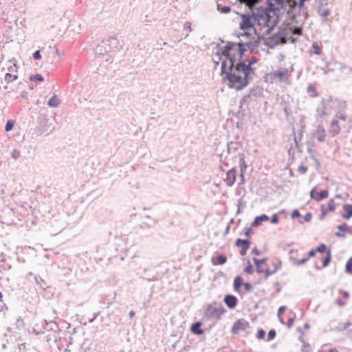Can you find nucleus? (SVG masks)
<instances>
[{"label":"nucleus","mask_w":352,"mask_h":352,"mask_svg":"<svg viewBox=\"0 0 352 352\" xmlns=\"http://www.w3.org/2000/svg\"><path fill=\"white\" fill-rule=\"evenodd\" d=\"M245 47L246 46H243V50L241 51L239 47V43L237 45L229 43L221 50V54L226 57V60H223L222 63V69L223 72H225L226 69L227 60H228V61L230 62V60L232 59V61L234 63V60H232V58L230 57L231 56L230 52L239 50V55L240 57H241L242 55L243 54V52L246 50Z\"/></svg>","instance_id":"nucleus-5"},{"label":"nucleus","mask_w":352,"mask_h":352,"mask_svg":"<svg viewBox=\"0 0 352 352\" xmlns=\"http://www.w3.org/2000/svg\"><path fill=\"white\" fill-rule=\"evenodd\" d=\"M239 1L241 3H245L248 8L252 10L253 6L258 1V0H239Z\"/></svg>","instance_id":"nucleus-32"},{"label":"nucleus","mask_w":352,"mask_h":352,"mask_svg":"<svg viewBox=\"0 0 352 352\" xmlns=\"http://www.w3.org/2000/svg\"><path fill=\"white\" fill-rule=\"evenodd\" d=\"M60 101L56 96H52L48 101V105L56 107L60 104Z\"/></svg>","instance_id":"nucleus-29"},{"label":"nucleus","mask_w":352,"mask_h":352,"mask_svg":"<svg viewBox=\"0 0 352 352\" xmlns=\"http://www.w3.org/2000/svg\"><path fill=\"white\" fill-rule=\"evenodd\" d=\"M293 34H298V35H300L302 34V30L301 28H294V31H293Z\"/></svg>","instance_id":"nucleus-47"},{"label":"nucleus","mask_w":352,"mask_h":352,"mask_svg":"<svg viewBox=\"0 0 352 352\" xmlns=\"http://www.w3.org/2000/svg\"><path fill=\"white\" fill-rule=\"evenodd\" d=\"M340 132V127L337 120H333L329 128V134L331 137H334L338 135Z\"/></svg>","instance_id":"nucleus-12"},{"label":"nucleus","mask_w":352,"mask_h":352,"mask_svg":"<svg viewBox=\"0 0 352 352\" xmlns=\"http://www.w3.org/2000/svg\"><path fill=\"white\" fill-rule=\"evenodd\" d=\"M224 312L225 309L223 308L213 309L211 311L210 315L212 316H216L217 318H219Z\"/></svg>","instance_id":"nucleus-31"},{"label":"nucleus","mask_w":352,"mask_h":352,"mask_svg":"<svg viewBox=\"0 0 352 352\" xmlns=\"http://www.w3.org/2000/svg\"><path fill=\"white\" fill-rule=\"evenodd\" d=\"M289 6L292 8H295L298 4L299 7H302L306 0H287Z\"/></svg>","instance_id":"nucleus-26"},{"label":"nucleus","mask_w":352,"mask_h":352,"mask_svg":"<svg viewBox=\"0 0 352 352\" xmlns=\"http://www.w3.org/2000/svg\"><path fill=\"white\" fill-rule=\"evenodd\" d=\"M314 136L317 138V140L322 142L325 140L326 138V131L324 128L322 126H318L316 130L314 132Z\"/></svg>","instance_id":"nucleus-15"},{"label":"nucleus","mask_w":352,"mask_h":352,"mask_svg":"<svg viewBox=\"0 0 352 352\" xmlns=\"http://www.w3.org/2000/svg\"><path fill=\"white\" fill-rule=\"evenodd\" d=\"M265 332L263 329H260L258 330L257 333H256V338L258 339V340H261V339H263L265 338Z\"/></svg>","instance_id":"nucleus-39"},{"label":"nucleus","mask_w":352,"mask_h":352,"mask_svg":"<svg viewBox=\"0 0 352 352\" xmlns=\"http://www.w3.org/2000/svg\"><path fill=\"white\" fill-rule=\"evenodd\" d=\"M345 271L346 273L352 274V257L349 258L345 265Z\"/></svg>","instance_id":"nucleus-33"},{"label":"nucleus","mask_w":352,"mask_h":352,"mask_svg":"<svg viewBox=\"0 0 352 352\" xmlns=\"http://www.w3.org/2000/svg\"><path fill=\"white\" fill-rule=\"evenodd\" d=\"M331 256L330 250H328V252H327V256L324 258V260H323V261H322V267H326V266L329 264V261H330V260H331Z\"/></svg>","instance_id":"nucleus-35"},{"label":"nucleus","mask_w":352,"mask_h":352,"mask_svg":"<svg viewBox=\"0 0 352 352\" xmlns=\"http://www.w3.org/2000/svg\"><path fill=\"white\" fill-rule=\"evenodd\" d=\"M134 315H135V313H134L133 311H131L129 312V316H130V318H133V316H134Z\"/></svg>","instance_id":"nucleus-56"},{"label":"nucleus","mask_w":352,"mask_h":352,"mask_svg":"<svg viewBox=\"0 0 352 352\" xmlns=\"http://www.w3.org/2000/svg\"><path fill=\"white\" fill-rule=\"evenodd\" d=\"M316 250H311V251H309V254H308V256L307 257H305L300 260H298L296 261V263L298 265H302L304 264L305 263H306L309 259V258L311 257H314L316 254Z\"/></svg>","instance_id":"nucleus-25"},{"label":"nucleus","mask_w":352,"mask_h":352,"mask_svg":"<svg viewBox=\"0 0 352 352\" xmlns=\"http://www.w3.org/2000/svg\"><path fill=\"white\" fill-rule=\"evenodd\" d=\"M312 48L314 50V54L320 55L322 53L321 47L317 44V43L315 42L312 44Z\"/></svg>","instance_id":"nucleus-36"},{"label":"nucleus","mask_w":352,"mask_h":352,"mask_svg":"<svg viewBox=\"0 0 352 352\" xmlns=\"http://www.w3.org/2000/svg\"><path fill=\"white\" fill-rule=\"evenodd\" d=\"M344 213L342 214V217L344 219H349L352 217V204H345L343 206Z\"/></svg>","instance_id":"nucleus-21"},{"label":"nucleus","mask_w":352,"mask_h":352,"mask_svg":"<svg viewBox=\"0 0 352 352\" xmlns=\"http://www.w3.org/2000/svg\"><path fill=\"white\" fill-rule=\"evenodd\" d=\"M351 324L350 322H348L346 324H344V328H346L347 326H349Z\"/></svg>","instance_id":"nucleus-60"},{"label":"nucleus","mask_w":352,"mask_h":352,"mask_svg":"<svg viewBox=\"0 0 352 352\" xmlns=\"http://www.w3.org/2000/svg\"><path fill=\"white\" fill-rule=\"evenodd\" d=\"M311 217H312L311 214L310 212H308L305 214V216L304 217V219H305V221L309 222L311 221Z\"/></svg>","instance_id":"nucleus-46"},{"label":"nucleus","mask_w":352,"mask_h":352,"mask_svg":"<svg viewBox=\"0 0 352 352\" xmlns=\"http://www.w3.org/2000/svg\"><path fill=\"white\" fill-rule=\"evenodd\" d=\"M12 155L14 158H17L20 156V152L17 150L13 151Z\"/></svg>","instance_id":"nucleus-48"},{"label":"nucleus","mask_w":352,"mask_h":352,"mask_svg":"<svg viewBox=\"0 0 352 352\" xmlns=\"http://www.w3.org/2000/svg\"><path fill=\"white\" fill-rule=\"evenodd\" d=\"M329 352H338V351L336 348H331L329 350Z\"/></svg>","instance_id":"nucleus-55"},{"label":"nucleus","mask_w":352,"mask_h":352,"mask_svg":"<svg viewBox=\"0 0 352 352\" xmlns=\"http://www.w3.org/2000/svg\"><path fill=\"white\" fill-rule=\"evenodd\" d=\"M252 233V228H248L245 230V234L249 237L250 236V234Z\"/></svg>","instance_id":"nucleus-49"},{"label":"nucleus","mask_w":352,"mask_h":352,"mask_svg":"<svg viewBox=\"0 0 352 352\" xmlns=\"http://www.w3.org/2000/svg\"><path fill=\"white\" fill-rule=\"evenodd\" d=\"M298 171L300 173V174H305L307 171V167L305 166H300L298 168Z\"/></svg>","instance_id":"nucleus-43"},{"label":"nucleus","mask_w":352,"mask_h":352,"mask_svg":"<svg viewBox=\"0 0 352 352\" xmlns=\"http://www.w3.org/2000/svg\"><path fill=\"white\" fill-rule=\"evenodd\" d=\"M338 232L336 233L337 236H344L345 232L349 231V226L347 223H344L338 226Z\"/></svg>","instance_id":"nucleus-22"},{"label":"nucleus","mask_w":352,"mask_h":352,"mask_svg":"<svg viewBox=\"0 0 352 352\" xmlns=\"http://www.w3.org/2000/svg\"><path fill=\"white\" fill-rule=\"evenodd\" d=\"M18 69L17 60L12 58L8 61L6 63V73L5 75V81L7 83H10L18 78Z\"/></svg>","instance_id":"nucleus-6"},{"label":"nucleus","mask_w":352,"mask_h":352,"mask_svg":"<svg viewBox=\"0 0 352 352\" xmlns=\"http://www.w3.org/2000/svg\"><path fill=\"white\" fill-rule=\"evenodd\" d=\"M249 327V322L243 319L236 320L232 327V333L237 334L241 331H245Z\"/></svg>","instance_id":"nucleus-8"},{"label":"nucleus","mask_w":352,"mask_h":352,"mask_svg":"<svg viewBox=\"0 0 352 352\" xmlns=\"http://www.w3.org/2000/svg\"><path fill=\"white\" fill-rule=\"evenodd\" d=\"M201 327V323L197 322H195L194 324H192V325L191 326V331L195 333V334H197V335H201L204 333V331L200 328Z\"/></svg>","instance_id":"nucleus-24"},{"label":"nucleus","mask_w":352,"mask_h":352,"mask_svg":"<svg viewBox=\"0 0 352 352\" xmlns=\"http://www.w3.org/2000/svg\"><path fill=\"white\" fill-rule=\"evenodd\" d=\"M300 340L302 342L301 346V351L302 352H311V346L309 343L305 342L303 338H300Z\"/></svg>","instance_id":"nucleus-30"},{"label":"nucleus","mask_w":352,"mask_h":352,"mask_svg":"<svg viewBox=\"0 0 352 352\" xmlns=\"http://www.w3.org/2000/svg\"><path fill=\"white\" fill-rule=\"evenodd\" d=\"M270 76L272 81L282 82L288 78V69L275 70L270 74Z\"/></svg>","instance_id":"nucleus-9"},{"label":"nucleus","mask_w":352,"mask_h":352,"mask_svg":"<svg viewBox=\"0 0 352 352\" xmlns=\"http://www.w3.org/2000/svg\"><path fill=\"white\" fill-rule=\"evenodd\" d=\"M243 284V278L241 276H236L234 280V288L235 291L239 292L240 288Z\"/></svg>","instance_id":"nucleus-27"},{"label":"nucleus","mask_w":352,"mask_h":352,"mask_svg":"<svg viewBox=\"0 0 352 352\" xmlns=\"http://www.w3.org/2000/svg\"><path fill=\"white\" fill-rule=\"evenodd\" d=\"M337 304L340 307H343L345 305L344 302H340L339 300L337 301Z\"/></svg>","instance_id":"nucleus-54"},{"label":"nucleus","mask_w":352,"mask_h":352,"mask_svg":"<svg viewBox=\"0 0 352 352\" xmlns=\"http://www.w3.org/2000/svg\"><path fill=\"white\" fill-rule=\"evenodd\" d=\"M318 14L324 19L327 20V17L330 14L329 8L327 6V3H321L318 8Z\"/></svg>","instance_id":"nucleus-17"},{"label":"nucleus","mask_w":352,"mask_h":352,"mask_svg":"<svg viewBox=\"0 0 352 352\" xmlns=\"http://www.w3.org/2000/svg\"><path fill=\"white\" fill-rule=\"evenodd\" d=\"M285 309H286V307L285 306L280 307L278 311V317L281 323L286 324L287 327H290L293 324L294 319L289 318L287 323L285 322L283 315Z\"/></svg>","instance_id":"nucleus-18"},{"label":"nucleus","mask_w":352,"mask_h":352,"mask_svg":"<svg viewBox=\"0 0 352 352\" xmlns=\"http://www.w3.org/2000/svg\"><path fill=\"white\" fill-rule=\"evenodd\" d=\"M256 61V59H255V58H252L251 59L250 62V64L254 63H255Z\"/></svg>","instance_id":"nucleus-57"},{"label":"nucleus","mask_w":352,"mask_h":352,"mask_svg":"<svg viewBox=\"0 0 352 352\" xmlns=\"http://www.w3.org/2000/svg\"><path fill=\"white\" fill-rule=\"evenodd\" d=\"M223 301L230 309L235 308L238 302L237 298L234 296L230 294L226 295L224 297Z\"/></svg>","instance_id":"nucleus-16"},{"label":"nucleus","mask_w":352,"mask_h":352,"mask_svg":"<svg viewBox=\"0 0 352 352\" xmlns=\"http://www.w3.org/2000/svg\"><path fill=\"white\" fill-rule=\"evenodd\" d=\"M336 208V204L333 199H330L328 201L327 206L322 205L321 206V215L322 217H325V215L329 212H334Z\"/></svg>","instance_id":"nucleus-13"},{"label":"nucleus","mask_w":352,"mask_h":352,"mask_svg":"<svg viewBox=\"0 0 352 352\" xmlns=\"http://www.w3.org/2000/svg\"><path fill=\"white\" fill-rule=\"evenodd\" d=\"M239 166H240V177H241L242 181H243L244 173L247 169V164L245 163L244 157H241L239 160Z\"/></svg>","instance_id":"nucleus-23"},{"label":"nucleus","mask_w":352,"mask_h":352,"mask_svg":"<svg viewBox=\"0 0 352 352\" xmlns=\"http://www.w3.org/2000/svg\"><path fill=\"white\" fill-rule=\"evenodd\" d=\"M270 220V217L266 214H261L260 216L256 217L254 221L251 224L252 228H256L260 226L263 221H267Z\"/></svg>","instance_id":"nucleus-19"},{"label":"nucleus","mask_w":352,"mask_h":352,"mask_svg":"<svg viewBox=\"0 0 352 352\" xmlns=\"http://www.w3.org/2000/svg\"><path fill=\"white\" fill-rule=\"evenodd\" d=\"M228 67L230 69V74L228 75L229 87L236 90H240L246 87L248 84V76L252 70L251 67L243 63H239L234 67V65L232 59L230 60Z\"/></svg>","instance_id":"nucleus-2"},{"label":"nucleus","mask_w":352,"mask_h":352,"mask_svg":"<svg viewBox=\"0 0 352 352\" xmlns=\"http://www.w3.org/2000/svg\"><path fill=\"white\" fill-rule=\"evenodd\" d=\"M276 336V331L274 329H271L268 334H267V341H270V340H272L273 339L275 338Z\"/></svg>","instance_id":"nucleus-38"},{"label":"nucleus","mask_w":352,"mask_h":352,"mask_svg":"<svg viewBox=\"0 0 352 352\" xmlns=\"http://www.w3.org/2000/svg\"><path fill=\"white\" fill-rule=\"evenodd\" d=\"M21 97L22 98L27 99L28 98V92L25 91H22L21 94Z\"/></svg>","instance_id":"nucleus-50"},{"label":"nucleus","mask_w":352,"mask_h":352,"mask_svg":"<svg viewBox=\"0 0 352 352\" xmlns=\"http://www.w3.org/2000/svg\"><path fill=\"white\" fill-rule=\"evenodd\" d=\"M244 271L245 273L248 274H252L254 272L252 265L250 263H248V265L245 267Z\"/></svg>","instance_id":"nucleus-41"},{"label":"nucleus","mask_w":352,"mask_h":352,"mask_svg":"<svg viewBox=\"0 0 352 352\" xmlns=\"http://www.w3.org/2000/svg\"><path fill=\"white\" fill-rule=\"evenodd\" d=\"M236 169L232 168L226 173V178L225 179L226 185L228 186H232L236 180Z\"/></svg>","instance_id":"nucleus-11"},{"label":"nucleus","mask_w":352,"mask_h":352,"mask_svg":"<svg viewBox=\"0 0 352 352\" xmlns=\"http://www.w3.org/2000/svg\"><path fill=\"white\" fill-rule=\"evenodd\" d=\"M221 11H222V12H224V13L229 12L230 11V8L228 7V6L223 7L222 8Z\"/></svg>","instance_id":"nucleus-51"},{"label":"nucleus","mask_w":352,"mask_h":352,"mask_svg":"<svg viewBox=\"0 0 352 352\" xmlns=\"http://www.w3.org/2000/svg\"><path fill=\"white\" fill-rule=\"evenodd\" d=\"M227 261V257L224 254L217 255L216 256H213L211 259V262L213 265H223L226 263Z\"/></svg>","instance_id":"nucleus-20"},{"label":"nucleus","mask_w":352,"mask_h":352,"mask_svg":"<svg viewBox=\"0 0 352 352\" xmlns=\"http://www.w3.org/2000/svg\"><path fill=\"white\" fill-rule=\"evenodd\" d=\"M235 245L238 248H241L240 254L241 256H245L250 248V242L248 239L243 240L238 239L235 242Z\"/></svg>","instance_id":"nucleus-10"},{"label":"nucleus","mask_w":352,"mask_h":352,"mask_svg":"<svg viewBox=\"0 0 352 352\" xmlns=\"http://www.w3.org/2000/svg\"><path fill=\"white\" fill-rule=\"evenodd\" d=\"M329 192L327 190H323L320 192L316 191L315 189L311 190L310 192V196L312 199L319 201L328 197Z\"/></svg>","instance_id":"nucleus-14"},{"label":"nucleus","mask_w":352,"mask_h":352,"mask_svg":"<svg viewBox=\"0 0 352 352\" xmlns=\"http://www.w3.org/2000/svg\"><path fill=\"white\" fill-rule=\"evenodd\" d=\"M300 216V212H299V211L298 210H293L292 212V214H291V217H292V219H295V218L298 217Z\"/></svg>","instance_id":"nucleus-44"},{"label":"nucleus","mask_w":352,"mask_h":352,"mask_svg":"<svg viewBox=\"0 0 352 352\" xmlns=\"http://www.w3.org/2000/svg\"><path fill=\"white\" fill-rule=\"evenodd\" d=\"M326 245L323 243L320 244L316 250L317 252L323 253L326 251Z\"/></svg>","instance_id":"nucleus-42"},{"label":"nucleus","mask_w":352,"mask_h":352,"mask_svg":"<svg viewBox=\"0 0 352 352\" xmlns=\"http://www.w3.org/2000/svg\"><path fill=\"white\" fill-rule=\"evenodd\" d=\"M268 8H266L267 28L272 29L278 23L276 11L283 8V0H268Z\"/></svg>","instance_id":"nucleus-4"},{"label":"nucleus","mask_w":352,"mask_h":352,"mask_svg":"<svg viewBox=\"0 0 352 352\" xmlns=\"http://www.w3.org/2000/svg\"><path fill=\"white\" fill-rule=\"evenodd\" d=\"M307 93L311 98H315L318 96L316 88L313 85H309L307 87Z\"/></svg>","instance_id":"nucleus-28"},{"label":"nucleus","mask_w":352,"mask_h":352,"mask_svg":"<svg viewBox=\"0 0 352 352\" xmlns=\"http://www.w3.org/2000/svg\"><path fill=\"white\" fill-rule=\"evenodd\" d=\"M30 79L31 81L42 82L43 80V77L41 74H36L31 76Z\"/></svg>","instance_id":"nucleus-37"},{"label":"nucleus","mask_w":352,"mask_h":352,"mask_svg":"<svg viewBox=\"0 0 352 352\" xmlns=\"http://www.w3.org/2000/svg\"><path fill=\"white\" fill-rule=\"evenodd\" d=\"M14 124H15V121L14 120H8V122H7V123L6 124V126H5V130L6 131H11L13 129Z\"/></svg>","instance_id":"nucleus-34"},{"label":"nucleus","mask_w":352,"mask_h":352,"mask_svg":"<svg viewBox=\"0 0 352 352\" xmlns=\"http://www.w3.org/2000/svg\"><path fill=\"white\" fill-rule=\"evenodd\" d=\"M254 21L258 25L267 27L266 8H258L253 11Z\"/></svg>","instance_id":"nucleus-7"},{"label":"nucleus","mask_w":352,"mask_h":352,"mask_svg":"<svg viewBox=\"0 0 352 352\" xmlns=\"http://www.w3.org/2000/svg\"><path fill=\"white\" fill-rule=\"evenodd\" d=\"M247 291L250 290L251 289V285L250 283H245L243 284Z\"/></svg>","instance_id":"nucleus-52"},{"label":"nucleus","mask_w":352,"mask_h":352,"mask_svg":"<svg viewBox=\"0 0 352 352\" xmlns=\"http://www.w3.org/2000/svg\"><path fill=\"white\" fill-rule=\"evenodd\" d=\"M256 265V272L258 274H263L267 278L275 274L280 268L281 263L276 258H253Z\"/></svg>","instance_id":"nucleus-3"},{"label":"nucleus","mask_w":352,"mask_h":352,"mask_svg":"<svg viewBox=\"0 0 352 352\" xmlns=\"http://www.w3.org/2000/svg\"><path fill=\"white\" fill-rule=\"evenodd\" d=\"M279 221H280L279 216L277 214H274L272 215V218L270 219V221L273 224L278 223Z\"/></svg>","instance_id":"nucleus-40"},{"label":"nucleus","mask_w":352,"mask_h":352,"mask_svg":"<svg viewBox=\"0 0 352 352\" xmlns=\"http://www.w3.org/2000/svg\"><path fill=\"white\" fill-rule=\"evenodd\" d=\"M339 119H341V120H345V118H344V116H339Z\"/></svg>","instance_id":"nucleus-59"},{"label":"nucleus","mask_w":352,"mask_h":352,"mask_svg":"<svg viewBox=\"0 0 352 352\" xmlns=\"http://www.w3.org/2000/svg\"><path fill=\"white\" fill-rule=\"evenodd\" d=\"M318 352H323V351H318Z\"/></svg>","instance_id":"nucleus-62"},{"label":"nucleus","mask_w":352,"mask_h":352,"mask_svg":"<svg viewBox=\"0 0 352 352\" xmlns=\"http://www.w3.org/2000/svg\"><path fill=\"white\" fill-rule=\"evenodd\" d=\"M232 56H234V54L231 55L230 57H231V58H233V57H232Z\"/></svg>","instance_id":"nucleus-61"},{"label":"nucleus","mask_w":352,"mask_h":352,"mask_svg":"<svg viewBox=\"0 0 352 352\" xmlns=\"http://www.w3.org/2000/svg\"><path fill=\"white\" fill-rule=\"evenodd\" d=\"M245 41H251V36L247 37Z\"/></svg>","instance_id":"nucleus-58"},{"label":"nucleus","mask_w":352,"mask_h":352,"mask_svg":"<svg viewBox=\"0 0 352 352\" xmlns=\"http://www.w3.org/2000/svg\"><path fill=\"white\" fill-rule=\"evenodd\" d=\"M241 21L239 23V28L242 30H248L241 34V42L239 47L241 51L243 50L242 47L246 46V48L253 50L258 47L259 41L256 35L254 25L256 23L254 21V14L250 16L249 14H241Z\"/></svg>","instance_id":"nucleus-1"},{"label":"nucleus","mask_w":352,"mask_h":352,"mask_svg":"<svg viewBox=\"0 0 352 352\" xmlns=\"http://www.w3.org/2000/svg\"><path fill=\"white\" fill-rule=\"evenodd\" d=\"M342 296L345 298H347L349 297V294L348 292H342Z\"/></svg>","instance_id":"nucleus-53"},{"label":"nucleus","mask_w":352,"mask_h":352,"mask_svg":"<svg viewBox=\"0 0 352 352\" xmlns=\"http://www.w3.org/2000/svg\"><path fill=\"white\" fill-rule=\"evenodd\" d=\"M33 57H34V59H36V60H39V59L41 58V54H40V51H39V50L36 51V52L33 54Z\"/></svg>","instance_id":"nucleus-45"}]
</instances>
